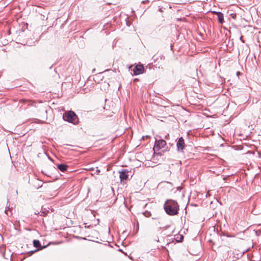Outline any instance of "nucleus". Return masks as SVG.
Masks as SVG:
<instances>
[{
  "instance_id": "f257e3e1",
  "label": "nucleus",
  "mask_w": 261,
  "mask_h": 261,
  "mask_svg": "<svg viewBox=\"0 0 261 261\" xmlns=\"http://www.w3.org/2000/svg\"><path fill=\"white\" fill-rule=\"evenodd\" d=\"M164 208L167 215L175 216L178 214L179 206L175 200L168 199L164 204Z\"/></svg>"
},
{
  "instance_id": "f03ea898",
  "label": "nucleus",
  "mask_w": 261,
  "mask_h": 261,
  "mask_svg": "<svg viewBox=\"0 0 261 261\" xmlns=\"http://www.w3.org/2000/svg\"><path fill=\"white\" fill-rule=\"evenodd\" d=\"M63 118L64 120L76 124L78 122V117L75 112L72 111H69L66 112L63 116Z\"/></svg>"
},
{
  "instance_id": "7ed1b4c3",
  "label": "nucleus",
  "mask_w": 261,
  "mask_h": 261,
  "mask_svg": "<svg viewBox=\"0 0 261 261\" xmlns=\"http://www.w3.org/2000/svg\"><path fill=\"white\" fill-rule=\"evenodd\" d=\"M166 145V142L163 139L155 140V145L153 148L154 151L159 150L162 148H163Z\"/></svg>"
},
{
  "instance_id": "20e7f679",
  "label": "nucleus",
  "mask_w": 261,
  "mask_h": 261,
  "mask_svg": "<svg viewBox=\"0 0 261 261\" xmlns=\"http://www.w3.org/2000/svg\"><path fill=\"white\" fill-rule=\"evenodd\" d=\"M133 71L134 75H137L144 72V67L142 65H137L135 66Z\"/></svg>"
},
{
  "instance_id": "39448f33",
  "label": "nucleus",
  "mask_w": 261,
  "mask_h": 261,
  "mask_svg": "<svg viewBox=\"0 0 261 261\" xmlns=\"http://www.w3.org/2000/svg\"><path fill=\"white\" fill-rule=\"evenodd\" d=\"M177 150L182 152L185 147V141L182 137H180L176 143Z\"/></svg>"
},
{
  "instance_id": "423d86ee",
  "label": "nucleus",
  "mask_w": 261,
  "mask_h": 261,
  "mask_svg": "<svg viewBox=\"0 0 261 261\" xmlns=\"http://www.w3.org/2000/svg\"><path fill=\"white\" fill-rule=\"evenodd\" d=\"M119 173L120 174L119 177L122 182H124L128 179V171L127 170H123L121 171H119Z\"/></svg>"
},
{
  "instance_id": "0eeeda50",
  "label": "nucleus",
  "mask_w": 261,
  "mask_h": 261,
  "mask_svg": "<svg viewBox=\"0 0 261 261\" xmlns=\"http://www.w3.org/2000/svg\"><path fill=\"white\" fill-rule=\"evenodd\" d=\"M247 19H244L246 21L250 22L251 20L253 21L255 20L257 24L259 26H261V17H246Z\"/></svg>"
},
{
  "instance_id": "6e6552de",
  "label": "nucleus",
  "mask_w": 261,
  "mask_h": 261,
  "mask_svg": "<svg viewBox=\"0 0 261 261\" xmlns=\"http://www.w3.org/2000/svg\"><path fill=\"white\" fill-rule=\"evenodd\" d=\"M253 206H254V210L252 211V212L254 213V214L256 215V213L257 212H255V209L256 208H258L259 209V211H258V212H259L260 211H261V200H258L257 201L254 205H253Z\"/></svg>"
},
{
  "instance_id": "1a4fd4ad",
  "label": "nucleus",
  "mask_w": 261,
  "mask_h": 261,
  "mask_svg": "<svg viewBox=\"0 0 261 261\" xmlns=\"http://www.w3.org/2000/svg\"><path fill=\"white\" fill-rule=\"evenodd\" d=\"M57 167L59 170H60L62 172H65L67 170L68 166L65 164H59L57 166Z\"/></svg>"
},
{
  "instance_id": "9d476101",
  "label": "nucleus",
  "mask_w": 261,
  "mask_h": 261,
  "mask_svg": "<svg viewBox=\"0 0 261 261\" xmlns=\"http://www.w3.org/2000/svg\"><path fill=\"white\" fill-rule=\"evenodd\" d=\"M49 211L45 210V209H42V210L40 211V216L45 217L47 216V214L49 213Z\"/></svg>"
},
{
  "instance_id": "9b49d317",
  "label": "nucleus",
  "mask_w": 261,
  "mask_h": 261,
  "mask_svg": "<svg viewBox=\"0 0 261 261\" xmlns=\"http://www.w3.org/2000/svg\"><path fill=\"white\" fill-rule=\"evenodd\" d=\"M34 246L37 248L41 246L40 242L39 240H35L33 241Z\"/></svg>"
},
{
  "instance_id": "f8f14e48",
  "label": "nucleus",
  "mask_w": 261,
  "mask_h": 261,
  "mask_svg": "<svg viewBox=\"0 0 261 261\" xmlns=\"http://www.w3.org/2000/svg\"><path fill=\"white\" fill-rule=\"evenodd\" d=\"M130 17H126L125 19V22L127 26L129 27L131 24V20L129 19Z\"/></svg>"
},
{
  "instance_id": "ddd939ff",
  "label": "nucleus",
  "mask_w": 261,
  "mask_h": 261,
  "mask_svg": "<svg viewBox=\"0 0 261 261\" xmlns=\"http://www.w3.org/2000/svg\"><path fill=\"white\" fill-rule=\"evenodd\" d=\"M143 215L146 217H149L151 216V214L150 212H148V211H145V212L143 213Z\"/></svg>"
},
{
  "instance_id": "4468645a",
  "label": "nucleus",
  "mask_w": 261,
  "mask_h": 261,
  "mask_svg": "<svg viewBox=\"0 0 261 261\" xmlns=\"http://www.w3.org/2000/svg\"><path fill=\"white\" fill-rule=\"evenodd\" d=\"M218 21L221 24H222L224 22V17H218Z\"/></svg>"
},
{
  "instance_id": "2eb2a0df",
  "label": "nucleus",
  "mask_w": 261,
  "mask_h": 261,
  "mask_svg": "<svg viewBox=\"0 0 261 261\" xmlns=\"http://www.w3.org/2000/svg\"><path fill=\"white\" fill-rule=\"evenodd\" d=\"M185 19H186L185 17H178V18H176V21H179L185 20Z\"/></svg>"
},
{
  "instance_id": "dca6fc26",
  "label": "nucleus",
  "mask_w": 261,
  "mask_h": 261,
  "mask_svg": "<svg viewBox=\"0 0 261 261\" xmlns=\"http://www.w3.org/2000/svg\"><path fill=\"white\" fill-rule=\"evenodd\" d=\"M37 250H38V249H37V250H33V251H31L30 252H29V253L30 254V255H32L34 252H35L36 251H37Z\"/></svg>"
},
{
  "instance_id": "f3484780",
  "label": "nucleus",
  "mask_w": 261,
  "mask_h": 261,
  "mask_svg": "<svg viewBox=\"0 0 261 261\" xmlns=\"http://www.w3.org/2000/svg\"><path fill=\"white\" fill-rule=\"evenodd\" d=\"M8 210H10L9 207H8V209H7V208H6V210H5V213H6V214L8 216V215H9V214H8V212H7Z\"/></svg>"
},
{
  "instance_id": "a211bd4d",
  "label": "nucleus",
  "mask_w": 261,
  "mask_h": 261,
  "mask_svg": "<svg viewBox=\"0 0 261 261\" xmlns=\"http://www.w3.org/2000/svg\"><path fill=\"white\" fill-rule=\"evenodd\" d=\"M35 214L36 215H38V214H40V212H35Z\"/></svg>"
},
{
  "instance_id": "6ab92c4d",
  "label": "nucleus",
  "mask_w": 261,
  "mask_h": 261,
  "mask_svg": "<svg viewBox=\"0 0 261 261\" xmlns=\"http://www.w3.org/2000/svg\"><path fill=\"white\" fill-rule=\"evenodd\" d=\"M214 13H215V12H211L212 14H214Z\"/></svg>"
},
{
  "instance_id": "aec40b11",
  "label": "nucleus",
  "mask_w": 261,
  "mask_h": 261,
  "mask_svg": "<svg viewBox=\"0 0 261 261\" xmlns=\"http://www.w3.org/2000/svg\"><path fill=\"white\" fill-rule=\"evenodd\" d=\"M90 227V225L87 226V228H89Z\"/></svg>"
},
{
  "instance_id": "412c9836",
  "label": "nucleus",
  "mask_w": 261,
  "mask_h": 261,
  "mask_svg": "<svg viewBox=\"0 0 261 261\" xmlns=\"http://www.w3.org/2000/svg\"><path fill=\"white\" fill-rule=\"evenodd\" d=\"M240 74V72H238L237 74Z\"/></svg>"
},
{
  "instance_id": "4be33fe9",
  "label": "nucleus",
  "mask_w": 261,
  "mask_h": 261,
  "mask_svg": "<svg viewBox=\"0 0 261 261\" xmlns=\"http://www.w3.org/2000/svg\"><path fill=\"white\" fill-rule=\"evenodd\" d=\"M158 154H160V155H161V153H159Z\"/></svg>"
}]
</instances>
